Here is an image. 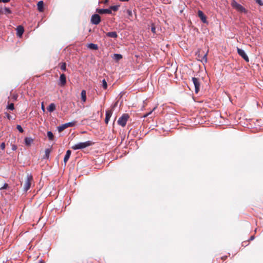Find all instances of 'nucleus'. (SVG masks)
Wrapping results in <instances>:
<instances>
[{"instance_id":"27","label":"nucleus","mask_w":263,"mask_h":263,"mask_svg":"<svg viewBox=\"0 0 263 263\" xmlns=\"http://www.w3.org/2000/svg\"><path fill=\"white\" fill-rule=\"evenodd\" d=\"M60 68H61V69L63 71H66V63L64 62V63H61Z\"/></svg>"},{"instance_id":"5","label":"nucleus","mask_w":263,"mask_h":263,"mask_svg":"<svg viewBox=\"0 0 263 263\" xmlns=\"http://www.w3.org/2000/svg\"><path fill=\"white\" fill-rule=\"evenodd\" d=\"M101 21V17L98 14H94L91 17L90 22L93 25H98Z\"/></svg>"},{"instance_id":"44","label":"nucleus","mask_w":263,"mask_h":263,"mask_svg":"<svg viewBox=\"0 0 263 263\" xmlns=\"http://www.w3.org/2000/svg\"><path fill=\"white\" fill-rule=\"evenodd\" d=\"M253 238H254V237L253 236H251V238H250V239L252 240V239H253Z\"/></svg>"},{"instance_id":"28","label":"nucleus","mask_w":263,"mask_h":263,"mask_svg":"<svg viewBox=\"0 0 263 263\" xmlns=\"http://www.w3.org/2000/svg\"><path fill=\"white\" fill-rule=\"evenodd\" d=\"M102 86L104 89H106L107 88V84L105 79L102 81Z\"/></svg>"},{"instance_id":"24","label":"nucleus","mask_w":263,"mask_h":263,"mask_svg":"<svg viewBox=\"0 0 263 263\" xmlns=\"http://www.w3.org/2000/svg\"><path fill=\"white\" fill-rule=\"evenodd\" d=\"M50 152H51V150L50 149H49V148H47V149H45V156H44L45 158L48 159L49 158Z\"/></svg>"},{"instance_id":"25","label":"nucleus","mask_w":263,"mask_h":263,"mask_svg":"<svg viewBox=\"0 0 263 263\" xmlns=\"http://www.w3.org/2000/svg\"><path fill=\"white\" fill-rule=\"evenodd\" d=\"M119 5L112 6L110 7L109 9L111 10V11L112 10L114 11H117L119 9Z\"/></svg>"},{"instance_id":"33","label":"nucleus","mask_w":263,"mask_h":263,"mask_svg":"<svg viewBox=\"0 0 263 263\" xmlns=\"http://www.w3.org/2000/svg\"><path fill=\"white\" fill-rule=\"evenodd\" d=\"M0 147L2 150H4L5 148V144L4 142L1 143Z\"/></svg>"},{"instance_id":"23","label":"nucleus","mask_w":263,"mask_h":263,"mask_svg":"<svg viewBox=\"0 0 263 263\" xmlns=\"http://www.w3.org/2000/svg\"><path fill=\"white\" fill-rule=\"evenodd\" d=\"M47 136L49 140H53L54 138V136L52 133L50 131L47 132Z\"/></svg>"},{"instance_id":"12","label":"nucleus","mask_w":263,"mask_h":263,"mask_svg":"<svg viewBox=\"0 0 263 263\" xmlns=\"http://www.w3.org/2000/svg\"><path fill=\"white\" fill-rule=\"evenodd\" d=\"M112 114V111L111 110H107L106 111V117L105 119V122L106 124H108L110 118L111 117Z\"/></svg>"},{"instance_id":"1","label":"nucleus","mask_w":263,"mask_h":263,"mask_svg":"<svg viewBox=\"0 0 263 263\" xmlns=\"http://www.w3.org/2000/svg\"><path fill=\"white\" fill-rule=\"evenodd\" d=\"M94 144L91 141H87L85 142H80L77 143L71 147V148L74 150L83 149L87 147L92 145Z\"/></svg>"},{"instance_id":"36","label":"nucleus","mask_w":263,"mask_h":263,"mask_svg":"<svg viewBox=\"0 0 263 263\" xmlns=\"http://www.w3.org/2000/svg\"><path fill=\"white\" fill-rule=\"evenodd\" d=\"M6 116H7V118L9 119V120H10L11 118H12V117L8 113H6Z\"/></svg>"},{"instance_id":"8","label":"nucleus","mask_w":263,"mask_h":263,"mask_svg":"<svg viewBox=\"0 0 263 263\" xmlns=\"http://www.w3.org/2000/svg\"><path fill=\"white\" fill-rule=\"evenodd\" d=\"M237 50L238 54L240 57H241L246 62H248L249 61V59L244 50L238 47L237 48Z\"/></svg>"},{"instance_id":"34","label":"nucleus","mask_w":263,"mask_h":263,"mask_svg":"<svg viewBox=\"0 0 263 263\" xmlns=\"http://www.w3.org/2000/svg\"><path fill=\"white\" fill-rule=\"evenodd\" d=\"M151 31L154 33H156V28L153 25L151 27Z\"/></svg>"},{"instance_id":"3","label":"nucleus","mask_w":263,"mask_h":263,"mask_svg":"<svg viewBox=\"0 0 263 263\" xmlns=\"http://www.w3.org/2000/svg\"><path fill=\"white\" fill-rule=\"evenodd\" d=\"M32 181V176L31 175H28L24 184V190L25 192H27L30 188Z\"/></svg>"},{"instance_id":"43","label":"nucleus","mask_w":263,"mask_h":263,"mask_svg":"<svg viewBox=\"0 0 263 263\" xmlns=\"http://www.w3.org/2000/svg\"><path fill=\"white\" fill-rule=\"evenodd\" d=\"M39 263H45V262L43 260H40Z\"/></svg>"},{"instance_id":"21","label":"nucleus","mask_w":263,"mask_h":263,"mask_svg":"<svg viewBox=\"0 0 263 263\" xmlns=\"http://www.w3.org/2000/svg\"><path fill=\"white\" fill-rule=\"evenodd\" d=\"M88 48L92 50H97L98 49V46L97 44H95L93 43H90L88 44Z\"/></svg>"},{"instance_id":"20","label":"nucleus","mask_w":263,"mask_h":263,"mask_svg":"<svg viewBox=\"0 0 263 263\" xmlns=\"http://www.w3.org/2000/svg\"><path fill=\"white\" fill-rule=\"evenodd\" d=\"M55 109V105L54 103H51L48 107L47 108V110L49 112H53Z\"/></svg>"},{"instance_id":"39","label":"nucleus","mask_w":263,"mask_h":263,"mask_svg":"<svg viewBox=\"0 0 263 263\" xmlns=\"http://www.w3.org/2000/svg\"><path fill=\"white\" fill-rule=\"evenodd\" d=\"M127 13L129 15H132V12L131 10H127Z\"/></svg>"},{"instance_id":"17","label":"nucleus","mask_w":263,"mask_h":263,"mask_svg":"<svg viewBox=\"0 0 263 263\" xmlns=\"http://www.w3.org/2000/svg\"><path fill=\"white\" fill-rule=\"evenodd\" d=\"M71 153V152L70 150L67 151L66 155L64 158V162L65 164L67 163V162L68 161V160L70 156Z\"/></svg>"},{"instance_id":"4","label":"nucleus","mask_w":263,"mask_h":263,"mask_svg":"<svg viewBox=\"0 0 263 263\" xmlns=\"http://www.w3.org/2000/svg\"><path fill=\"white\" fill-rule=\"evenodd\" d=\"M76 121H73L62 124L61 126H60L58 127L59 132H62L65 129L68 127L73 126L76 124Z\"/></svg>"},{"instance_id":"30","label":"nucleus","mask_w":263,"mask_h":263,"mask_svg":"<svg viewBox=\"0 0 263 263\" xmlns=\"http://www.w3.org/2000/svg\"><path fill=\"white\" fill-rule=\"evenodd\" d=\"M7 108L12 110H13L14 109V104L12 103L9 104L7 106Z\"/></svg>"},{"instance_id":"16","label":"nucleus","mask_w":263,"mask_h":263,"mask_svg":"<svg viewBox=\"0 0 263 263\" xmlns=\"http://www.w3.org/2000/svg\"><path fill=\"white\" fill-rule=\"evenodd\" d=\"M33 141V139L30 137H26L25 138V143L27 146H30Z\"/></svg>"},{"instance_id":"32","label":"nucleus","mask_w":263,"mask_h":263,"mask_svg":"<svg viewBox=\"0 0 263 263\" xmlns=\"http://www.w3.org/2000/svg\"><path fill=\"white\" fill-rule=\"evenodd\" d=\"M256 3H257L259 6L263 5V2L261 0H255Z\"/></svg>"},{"instance_id":"7","label":"nucleus","mask_w":263,"mask_h":263,"mask_svg":"<svg viewBox=\"0 0 263 263\" xmlns=\"http://www.w3.org/2000/svg\"><path fill=\"white\" fill-rule=\"evenodd\" d=\"M232 6L233 8L240 12H246L245 8L240 4L237 3L236 1H233L232 3Z\"/></svg>"},{"instance_id":"26","label":"nucleus","mask_w":263,"mask_h":263,"mask_svg":"<svg viewBox=\"0 0 263 263\" xmlns=\"http://www.w3.org/2000/svg\"><path fill=\"white\" fill-rule=\"evenodd\" d=\"M207 54H208V52H206V53H204L203 55V57H202L201 59L200 60L202 62H207Z\"/></svg>"},{"instance_id":"29","label":"nucleus","mask_w":263,"mask_h":263,"mask_svg":"<svg viewBox=\"0 0 263 263\" xmlns=\"http://www.w3.org/2000/svg\"><path fill=\"white\" fill-rule=\"evenodd\" d=\"M9 187V185L7 183H4L3 186L0 187V190H5Z\"/></svg>"},{"instance_id":"14","label":"nucleus","mask_w":263,"mask_h":263,"mask_svg":"<svg viewBox=\"0 0 263 263\" xmlns=\"http://www.w3.org/2000/svg\"><path fill=\"white\" fill-rule=\"evenodd\" d=\"M16 31H17V35L18 36L21 37L24 32V28L23 26H17V27L16 28Z\"/></svg>"},{"instance_id":"15","label":"nucleus","mask_w":263,"mask_h":263,"mask_svg":"<svg viewBox=\"0 0 263 263\" xmlns=\"http://www.w3.org/2000/svg\"><path fill=\"white\" fill-rule=\"evenodd\" d=\"M37 9L40 12H43L44 11V3L43 1H40L37 4Z\"/></svg>"},{"instance_id":"31","label":"nucleus","mask_w":263,"mask_h":263,"mask_svg":"<svg viewBox=\"0 0 263 263\" xmlns=\"http://www.w3.org/2000/svg\"><path fill=\"white\" fill-rule=\"evenodd\" d=\"M16 128L20 133H23L24 130L20 125H17L16 126Z\"/></svg>"},{"instance_id":"37","label":"nucleus","mask_w":263,"mask_h":263,"mask_svg":"<svg viewBox=\"0 0 263 263\" xmlns=\"http://www.w3.org/2000/svg\"><path fill=\"white\" fill-rule=\"evenodd\" d=\"M12 150H13V151H15V150L17 149V147H16V145H12Z\"/></svg>"},{"instance_id":"10","label":"nucleus","mask_w":263,"mask_h":263,"mask_svg":"<svg viewBox=\"0 0 263 263\" xmlns=\"http://www.w3.org/2000/svg\"><path fill=\"white\" fill-rule=\"evenodd\" d=\"M198 16L203 23H208V22L206 21V16L204 14L202 11H198Z\"/></svg>"},{"instance_id":"41","label":"nucleus","mask_w":263,"mask_h":263,"mask_svg":"<svg viewBox=\"0 0 263 263\" xmlns=\"http://www.w3.org/2000/svg\"><path fill=\"white\" fill-rule=\"evenodd\" d=\"M120 1H121V2H127L129 0H120Z\"/></svg>"},{"instance_id":"38","label":"nucleus","mask_w":263,"mask_h":263,"mask_svg":"<svg viewBox=\"0 0 263 263\" xmlns=\"http://www.w3.org/2000/svg\"><path fill=\"white\" fill-rule=\"evenodd\" d=\"M10 2V0H0V2L3 3H8Z\"/></svg>"},{"instance_id":"40","label":"nucleus","mask_w":263,"mask_h":263,"mask_svg":"<svg viewBox=\"0 0 263 263\" xmlns=\"http://www.w3.org/2000/svg\"><path fill=\"white\" fill-rule=\"evenodd\" d=\"M227 258V256H224L222 257L221 259L222 260H226Z\"/></svg>"},{"instance_id":"9","label":"nucleus","mask_w":263,"mask_h":263,"mask_svg":"<svg viewBox=\"0 0 263 263\" xmlns=\"http://www.w3.org/2000/svg\"><path fill=\"white\" fill-rule=\"evenodd\" d=\"M66 83V76L64 74H61L60 77V82L59 85L61 86H64Z\"/></svg>"},{"instance_id":"6","label":"nucleus","mask_w":263,"mask_h":263,"mask_svg":"<svg viewBox=\"0 0 263 263\" xmlns=\"http://www.w3.org/2000/svg\"><path fill=\"white\" fill-rule=\"evenodd\" d=\"M192 81L195 87V91L196 93H198L200 90V83L199 79L197 78H192Z\"/></svg>"},{"instance_id":"42","label":"nucleus","mask_w":263,"mask_h":263,"mask_svg":"<svg viewBox=\"0 0 263 263\" xmlns=\"http://www.w3.org/2000/svg\"><path fill=\"white\" fill-rule=\"evenodd\" d=\"M42 109H43V110H44V105H43V104H42Z\"/></svg>"},{"instance_id":"13","label":"nucleus","mask_w":263,"mask_h":263,"mask_svg":"<svg viewBox=\"0 0 263 263\" xmlns=\"http://www.w3.org/2000/svg\"><path fill=\"white\" fill-rule=\"evenodd\" d=\"M11 13L12 11L9 8L5 7L0 10V14L8 15Z\"/></svg>"},{"instance_id":"18","label":"nucleus","mask_w":263,"mask_h":263,"mask_svg":"<svg viewBox=\"0 0 263 263\" xmlns=\"http://www.w3.org/2000/svg\"><path fill=\"white\" fill-rule=\"evenodd\" d=\"M106 36L112 38H117L118 34L116 31L109 32L106 33Z\"/></svg>"},{"instance_id":"19","label":"nucleus","mask_w":263,"mask_h":263,"mask_svg":"<svg viewBox=\"0 0 263 263\" xmlns=\"http://www.w3.org/2000/svg\"><path fill=\"white\" fill-rule=\"evenodd\" d=\"M81 99L83 102H85L86 100V93L85 90H83L81 93Z\"/></svg>"},{"instance_id":"2","label":"nucleus","mask_w":263,"mask_h":263,"mask_svg":"<svg viewBox=\"0 0 263 263\" xmlns=\"http://www.w3.org/2000/svg\"><path fill=\"white\" fill-rule=\"evenodd\" d=\"M129 116L127 114H124L122 116L120 117L118 120V124L122 127H124L127 123Z\"/></svg>"},{"instance_id":"35","label":"nucleus","mask_w":263,"mask_h":263,"mask_svg":"<svg viewBox=\"0 0 263 263\" xmlns=\"http://www.w3.org/2000/svg\"><path fill=\"white\" fill-rule=\"evenodd\" d=\"M155 108H156V107H155V108L153 109V110L149 112H148V113H147V114H146L145 115H143V117H146L147 116H148L149 115H150V114L152 112V111H153L154 110H155Z\"/></svg>"},{"instance_id":"11","label":"nucleus","mask_w":263,"mask_h":263,"mask_svg":"<svg viewBox=\"0 0 263 263\" xmlns=\"http://www.w3.org/2000/svg\"><path fill=\"white\" fill-rule=\"evenodd\" d=\"M96 11L99 14H104V13H107V14L111 13V10L109 9H97Z\"/></svg>"},{"instance_id":"22","label":"nucleus","mask_w":263,"mask_h":263,"mask_svg":"<svg viewBox=\"0 0 263 263\" xmlns=\"http://www.w3.org/2000/svg\"><path fill=\"white\" fill-rule=\"evenodd\" d=\"M122 58V55L120 54H114V59L116 61H119Z\"/></svg>"}]
</instances>
